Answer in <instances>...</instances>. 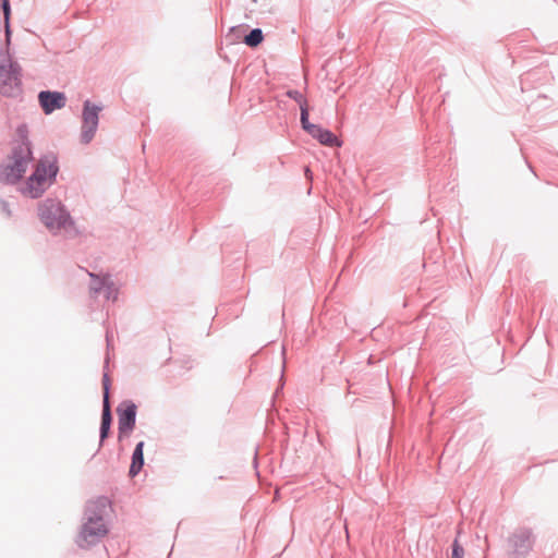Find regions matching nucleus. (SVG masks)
<instances>
[{
    "label": "nucleus",
    "instance_id": "obj_1",
    "mask_svg": "<svg viewBox=\"0 0 558 558\" xmlns=\"http://www.w3.org/2000/svg\"><path fill=\"white\" fill-rule=\"evenodd\" d=\"M110 508V500L98 497L85 505L83 523L75 537V544L81 549H90L101 542L110 531L107 517Z\"/></svg>",
    "mask_w": 558,
    "mask_h": 558
},
{
    "label": "nucleus",
    "instance_id": "obj_2",
    "mask_svg": "<svg viewBox=\"0 0 558 558\" xmlns=\"http://www.w3.org/2000/svg\"><path fill=\"white\" fill-rule=\"evenodd\" d=\"M16 136L17 140L13 144L8 160L0 166L1 183H17L25 174L29 162L33 161L32 143L28 140V128L26 124L17 126Z\"/></svg>",
    "mask_w": 558,
    "mask_h": 558
},
{
    "label": "nucleus",
    "instance_id": "obj_3",
    "mask_svg": "<svg viewBox=\"0 0 558 558\" xmlns=\"http://www.w3.org/2000/svg\"><path fill=\"white\" fill-rule=\"evenodd\" d=\"M37 211L40 222L52 235L75 239L81 234L75 220L61 201L46 198L38 204Z\"/></svg>",
    "mask_w": 558,
    "mask_h": 558
},
{
    "label": "nucleus",
    "instance_id": "obj_4",
    "mask_svg": "<svg viewBox=\"0 0 558 558\" xmlns=\"http://www.w3.org/2000/svg\"><path fill=\"white\" fill-rule=\"evenodd\" d=\"M58 172V157L53 153L41 156L21 192L31 198L40 197L56 182Z\"/></svg>",
    "mask_w": 558,
    "mask_h": 558
},
{
    "label": "nucleus",
    "instance_id": "obj_5",
    "mask_svg": "<svg viewBox=\"0 0 558 558\" xmlns=\"http://www.w3.org/2000/svg\"><path fill=\"white\" fill-rule=\"evenodd\" d=\"M22 92V68L8 53L0 60V94L4 97L16 98L21 96Z\"/></svg>",
    "mask_w": 558,
    "mask_h": 558
},
{
    "label": "nucleus",
    "instance_id": "obj_6",
    "mask_svg": "<svg viewBox=\"0 0 558 558\" xmlns=\"http://www.w3.org/2000/svg\"><path fill=\"white\" fill-rule=\"evenodd\" d=\"M101 110V106L95 105L88 99L83 102L82 128L80 136L82 144H89L93 141L98 129L99 113Z\"/></svg>",
    "mask_w": 558,
    "mask_h": 558
},
{
    "label": "nucleus",
    "instance_id": "obj_7",
    "mask_svg": "<svg viewBox=\"0 0 558 558\" xmlns=\"http://www.w3.org/2000/svg\"><path fill=\"white\" fill-rule=\"evenodd\" d=\"M535 537L530 527H519L508 538L510 558H526L533 549Z\"/></svg>",
    "mask_w": 558,
    "mask_h": 558
},
{
    "label": "nucleus",
    "instance_id": "obj_8",
    "mask_svg": "<svg viewBox=\"0 0 558 558\" xmlns=\"http://www.w3.org/2000/svg\"><path fill=\"white\" fill-rule=\"evenodd\" d=\"M88 276L90 278L88 287L90 298L96 299L100 294H104L107 301L116 302L118 300L119 289L116 287L109 274L98 275L88 271Z\"/></svg>",
    "mask_w": 558,
    "mask_h": 558
},
{
    "label": "nucleus",
    "instance_id": "obj_9",
    "mask_svg": "<svg viewBox=\"0 0 558 558\" xmlns=\"http://www.w3.org/2000/svg\"><path fill=\"white\" fill-rule=\"evenodd\" d=\"M308 117V111L303 109V114L300 120L302 129L307 134H310L313 138L317 140L324 146L340 147L342 145V142L336 134H333L331 131L327 129L322 128L318 124L311 123Z\"/></svg>",
    "mask_w": 558,
    "mask_h": 558
},
{
    "label": "nucleus",
    "instance_id": "obj_10",
    "mask_svg": "<svg viewBox=\"0 0 558 558\" xmlns=\"http://www.w3.org/2000/svg\"><path fill=\"white\" fill-rule=\"evenodd\" d=\"M110 378L107 372L102 375V412H101V422L99 429V448L102 447L105 439L109 436L111 424H112V413H111V404H110Z\"/></svg>",
    "mask_w": 558,
    "mask_h": 558
},
{
    "label": "nucleus",
    "instance_id": "obj_11",
    "mask_svg": "<svg viewBox=\"0 0 558 558\" xmlns=\"http://www.w3.org/2000/svg\"><path fill=\"white\" fill-rule=\"evenodd\" d=\"M136 410L137 407L133 401H123L118 408V429L119 439L129 433H131L136 423Z\"/></svg>",
    "mask_w": 558,
    "mask_h": 558
},
{
    "label": "nucleus",
    "instance_id": "obj_12",
    "mask_svg": "<svg viewBox=\"0 0 558 558\" xmlns=\"http://www.w3.org/2000/svg\"><path fill=\"white\" fill-rule=\"evenodd\" d=\"M38 102L45 114H51L66 105V96L62 92L41 90L38 94Z\"/></svg>",
    "mask_w": 558,
    "mask_h": 558
},
{
    "label": "nucleus",
    "instance_id": "obj_13",
    "mask_svg": "<svg viewBox=\"0 0 558 558\" xmlns=\"http://www.w3.org/2000/svg\"><path fill=\"white\" fill-rule=\"evenodd\" d=\"M144 441H140L136 444L133 450L131 465L129 470V474L131 477L136 476L144 465Z\"/></svg>",
    "mask_w": 558,
    "mask_h": 558
},
{
    "label": "nucleus",
    "instance_id": "obj_14",
    "mask_svg": "<svg viewBox=\"0 0 558 558\" xmlns=\"http://www.w3.org/2000/svg\"><path fill=\"white\" fill-rule=\"evenodd\" d=\"M0 12H2L5 25V44L9 47L11 43L10 15L11 7L9 0H0Z\"/></svg>",
    "mask_w": 558,
    "mask_h": 558
},
{
    "label": "nucleus",
    "instance_id": "obj_15",
    "mask_svg": "<svg viewBox=\"0 0 558 558\" xmlns=\"http://www.w3.org/2000/svg\"><path fill=\"white\" fill-rule=\"evenodd\" d=\"M263 40V31L260 28H253L244 36L243 43L251 48H255L260 45Z\"/></svg>",
    "mask_w": 558,
    "mask_h": 558
},
{
    "label": "nucleus",
    "instance_id": "obj_16",
    "mask_svg": "<svg viewBox=\"0 0 558 558\" xmlns=\"http://www.w3.org/2000/svg\"><path fill=\"white\" fill-rule=\"evenodd\" d=\"M286 95H287V97H289L290 99H293L295 102L299 104L300 110H301V116L303 114V109L308 111L307 100L301 92H299L296 89H289V90H287Z\"/></svg>",
    "mask_w": 558,
    "mask_h": 558
},
{
    "label": "nucleus",
    "instance_id": "obj_17",
    "mask_svg": "<svg viewBox=\"0 0 558 558\" xmlns=\"http://www.w3.org/2000/svg\"><path fill=\"white\" fill-rule=\"evenodd\" d=\"M451 558H464V548L458 539H454L452 543V557Z\"/></svg>",
    "mask_w": 558,
    "mask_h": 558
},
{
    "label": "nucleus",
    "instance_id": "obj_18",
    "mask_svg": "<svg viewBox=\"0 0 558 558\" xmlns=\"http://www.w3.org/2000/svg\"><path fill=\"white\" fill-rule=\"evenodd\" d=\"M0 209L2 213H4L8 217L11 216V210H10V207H9V203L3 201V199H0Z\"/></svg>",
    "mask_w": 558,
    "mask_h": 558
},
{
    "label": "nucleus",
    "instance_id": "obj_19",
    "mask_svg": "<svg viewBox=\"0 0 558 558\" xmlns=\"http://www.w3.org/2000/svg\"><path fill=\"white\" fill-rule=\"evenodd\" d=\"M106 342H107V347L109 348L111 344V338H110V333L108 330L106 331Z\"/></svg>",
    "mask_w": 558,
    "mask_h": 558
},
{
    "label": "nucleus",
    "instance_id": "obj_20",
    "mask_svg": "<svg viewBox=\"0 0 558 558\" xmlns=\"http://www.w3.org/2000/svg\"><path fill=\"white\" fill-rule=\"evenodd\" d=\"M305 174H306V177H307V178H308V177H310V174H311V170H310V168H308V167H306V168H305Z\"/></svg>",
    "mask_w": 558,
    "mask_h": 558
},
{
    "label": "nucleus",
    "instance_id": "obj_21",
    "mask_svg": "<svg viewBox=\"0 0 558 558\" xmlns=\"http://www.w3.org/2000/svg\"><path fill=\"white\" fill-rule=\"evenodd\" d=\"M254 465L255 466L257 465V451H255V454H254Z\"/></svg>",
    "mask_w": 558,
    "mask_h": 558
}]
</instances>
